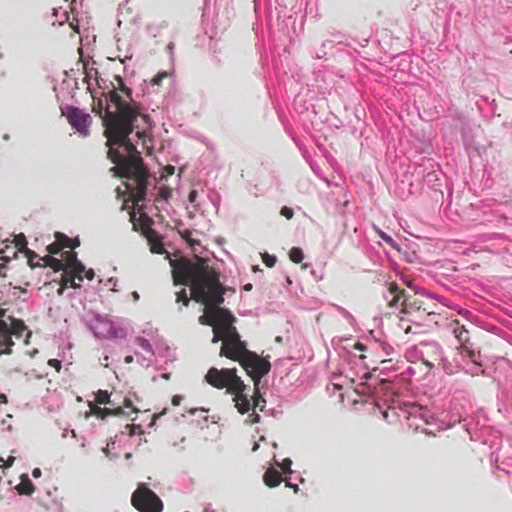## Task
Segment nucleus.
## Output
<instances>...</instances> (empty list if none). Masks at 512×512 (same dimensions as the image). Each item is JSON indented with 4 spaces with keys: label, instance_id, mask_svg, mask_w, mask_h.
Here are the masks:
<instances>
[{
    "label": "nucleus",
    "instance_id": "obj_1",
    "mask_svg": "<svg viewBox=\"0 0 512 512\" xmlns=\"http://www.w3.org/2000/svg\"><path fill=\"white\" fill-rule=\"evenodd\" d=\"M116 81L118 86L99 99L94 110L103 119L108 157L116 164L111 171L127 179L125 186L138 205L145 200L150 174L129 135L138 128V119L147 122L148 116L141 113L123 79L117 76Z\"/></svg>",
    "mask_w": 512,
    "mask_h": 512
},
{
    "label": "nucleus",
    "instance_id": "obj_2",
    "mask_svg": "<svg viewBox=\"0 0 512 512\" xmlns=\"http://www.w3.org/2000/svg\"><path fill=\"white\" fill-rule=\"evenodd\" d=\"M170 265L175 284L189 285L192 299L205 305V314L199 317L200 324L214 327L222 321H236L230 310L220 307L228 289L203 259L198 258L196 262L170 259Z\"/></svg>",
    "mask_w": 512,
    "mask_h": 512
},
{
    "label": "nucleus",
    "instance_id": "obj_3",
    "mask_svg": "<svg viewBox=\"0 0 512 512\" xmlns=\"http://www.w3.org/2000/svg\"><path fill=\"white\" fill-rule=\"evenodd\" d=\"M205 378L210 385L218 389L228 388V390L234 394L233 402L239 413L245 414L252 410V413L249 414L245 420L247 424L252 425L260 421V416L255 412V409L261 404L263 407L266 403V400L259 394L258 384L260 379H253L256 392L252 396L253 402L251 403L250 396L245 393L247 386L241 378L237 376L235 369L218 370L213 367L209 369Z\"/></svg>",
    "mask_w": 512,
    "mask_h": 512
},
{
    "label": "nucleus",
    "instance_id": "obj_4",
    "mask_svg": "<svg viewBox=\"0 0 512 512\" xmlns=\"http://www.w3.org/2000/svg\"><path fill=\"white\" fill-rule=\"evenodd\" d=\"M234 322L222 321L223 344L220 354L240 362L252 379H261L271 368L268 361L246 348V343L240 339Z\"/></svg>",
    "mask_w": 512,
    "mask_h": 512
},
{
    "label": "nucleus",
    "instance_id": "obj_5",
    "mask_svg": "<svg viewBox=\"0 0 512 512\" xmlns=\"http://www.w3.org/2000/svg\"><path fill=\"white\" fill-rule=\"evenodd\" d=\"M131 504L140 512H161L163 510L161 499L144 484H140L133 492Z\"/></svg>",
    "mask_w": 512,
    "mask_h": 512
},
{
    "label": "nucleus",
    "instance_id": "obj_6",
    "mask_svg": "<svg viewBox=\"0 0 512 512\" xmlns=\"http://www.w3.org/2000/svg\"><path fill=\"white\" fill-rule=\"evenodd\" d=\"M24 332H26L27 338L31 336V331L27 329L23 321L12 317H8V321L0 320V345L7 346L5 350L0 351V354H10V346L13 345L11 336L14 335L17 338H20L23 336Z\"/></svg>",
    "mask_w": 512,
    "mask_h": 512
},
{
    "label": "nucleus",
    "instance_id": "obj_7",
    "mask_svg": "<svg viewBox=\"0 0 512 512\" xmlns=\"http://www.w3.org/2000/svg\"><path fill=\"white\" fill-rule=\"evenodd\" d=\"M63 114L67 117L70 125L83 137L89 135V128L92 122L91 116L80 108L69 106Z\"/></svg>",
    "mask_w": 512,
    "mask_h": 512
},
{
    "label": "nucleus",
    "instance_id": "obj_8",
    "mask_svg": "<svg viewBox=\"0 0 512 512\" xmlns=\"http://www.w3.org/2000/svg\"><path fill=\"white\" fill-rule=\"evenodd\" d=\"M68 263L70 268L72 269V277H65L63 279V285L59 288L58 294L62 295L64 292L65 287L70 286L74 289L80 288L81 285L77 283L75 280L78 279V281L83 280V272L85 271V265L77 259V255L75 252H69V258Z\"/></svg>",
    "mask_w": 512,
    "mask_h": 512
},
{
    "label": "nucleus",
    "instance_id": "obj_9",
    "mask_svg": "<svg viewBox=\"0 0 512 512\" xmlns=\"http://www.w3.org/2000/svg\"><path fill=\"white\" fill-rule=\"evenodd\" d=\"M424 346L435 354V358L433 360H423L427 367H441L443 371L448 375L454 374L458 371L459 366L453 365L451 362L448 361L447 358L443 356L442 349L437 343H428L425 344Z\"/></svg>",
    "mask_w": 512,
    "mask_h": 512
},
{
    "label": "nucleus",
    "instance_id": "obj_10",
    "mask_svg": "<svg viewBox=\"0 0 512 512\" xmlns=\"http://www.w3.org/2000/svg\"><path fill=\"white\" fill-rule=\"evenodd\" d=\"M111 328L112 321L99 314H96L90 323V329L97 338H107Z\"/></svg>",
    "mask_w": 512,
    "mask_h": 512
},
{
    "label": "nucleus",
    "instance_id": "obj_11",
    "mask_svg": "<svg viewBox=\"0 0 512 512\" xmlns=\"http://www.w3.org/2000/svg\"><path fill=\"white\" fill-rule=\"evenodd\" d=\"M385 299L389 302V305L395 307L400 301H402L403 312H407V298L404 291H401L397 284L392 283L388 288L387 294L384 295Z\"/></svg>",
    "mask_w": 512,
    "mask_h": 512
},
{
    "label": "nucleus",
    "instance_id": "obj_12",
    "mask_svg": "<svg viewBox=\"0 0 512 512\" xmlns=\"http://www.w3.org/2000/svg\"><path fill=\"white\" fill-rule=\"evenodd\" d=\"M463 356L468 357L472 362L468 367L463 368L465 373L470 374L472 376H476V375L483 373L481 364L478 362V358H479L478 354H476L472 350H467V352L463 353Z\"/></svg>",
    "mask_w": 512,
    "mask_h": 512
},
{
    "label": "nucleus",
    "instance_id": "obj_13",
    "mask_svg": "<svg viewBox=\"0 0 512 512\" xmlns=\"http://www.w3.org/2000/svg\"><path fill=\"white\" fill-rule=\"evenodd\" d=\"M263 480L264 483L271 488L278 486L282 481H284L281 474L274 468L267 469L264 473Z\"/></svg>",
    "mask_w": 512,
    "mask_h": 512
},
{
    "label": "nucleus",
    "instance_id": "obj_14",
    "mask_svg": "<svg viewBox=\"0 0 512 512\" xmlns=\"http://www.w3.org/2000/svg\"><path fill=\"white\" fill-rule=\"evenodd\" d=\"M16 490L21 495H31L34 492V485L28 475L21 476V482L16 486Z\"/></svg>",
    "mask_w": 512,
    "mask_h": 512
},
{
    "label": "nucleus",
    "instance_id": "obj_15",
    "mask_svg": "<svg viewBox=\"0 0 512 512\" xmlns=\"http://www.w3.org/2000/svg\"><path fill=\"white\" fill-rule=\"evenodd\" d=\"M453 333L455 335V338L461 343L462 347V353L467 352V350H470L466 346V342L468 341V331L464 328V326H457L453 329Z\"/></svg>",
    "mask_w": 512,
    "mask_h": 512
},
{
    "label": "nucleus",
    "instance_id": "obj_16",
    "mask_svg": "<svg viewBox=\"0 0 512 512\" xmlns=\"http://www.w3.org/2000/svg\"><path fill=\"white\" fill-rule=\"evenodd\" d=\"M172 196V190L168 187H162L159 190L158 196L155 198L156 207L163 208L162 204H166Z\"/></svg>",
    "mask_w": 512,
    "mask_h": 512
},
{
    "label": "nucleus",
    "instance_id": "obj_17",
    "mask_svg": "<svg viewBox=\"0 0 512 512\" xmlns=\"http://www.w3.org/2000/svg\"><path fill=\"white\" fill-rule=\"evenodd\" d=\"M148 240H149V244H150V250L152 253H156V254L164 253L165 249H164V246H163L162 242L160 241V239H158L154 235H149Z\"/></svg>",
    "mask_w": 512,
    "mask_h": 512
},
{
    "label": "nucleus",
    "instance_id": "obj_18",
    "mask_svg": "<svg viewBox=\"0 0 512 512\" xmlns=\"http://www.w3.org/2000/svg\"><path fill=\"white\" fill-rule=\"evenodd\" d=\"M498 456L502 458H512V440L507 439L504 443L501 444Z\"/></svg>",
    "mask_w": 512,
    "mask_h": 512
},
{
    "label": "nucleus",
    "instance_id": "obj_19",
    "mask_svg": "<svg viewBox=\"0 0 512 512\" xmlns=\"http://www.w3.org/2000/svg\"><path fill=\"white\" fill-rule=\"evenodd\" d=\"M43 260L45 261V264L50 266L54 271H61L64 269V263L60 259L48 255L44 257Z\"/></svg>",
    "mask_w": 512,
    "mask_h": 512
},
{
    "label": "nucleus",
    "instance_id": "obj_20",
    "mask_svg": "<svg viewBox=\"0 0 512 512\" xmlns=\"http://www.w3.org/2000/svg\"><path fill=\"white\" fill-rule=\"evenodd\" d=\"M409 414L410 416L421 417L427 424L430 423L429 419L432 418V416L428 414V411L426 409L417 406L412 407L411 410L409 411Z\"/></svg>",
    "mask_w": 512,
    "mask_h": 512
},
{
    "label": "nucleus",
    "instance_id": "obj_21",
    "mask_svg": "<svg viewBox=\"0 0 512 512\" xmlns=\"http://www.w3.org/2000/svg\"><path fill=\"white\" fill-rule=\"evenodd\" d=\"M126 337V331L125 329L121 328V327H118L116 326L113 322H112V328L109 329V336L107 338H113V339H117V338H125Z\"/></svg>",
    "mask_w": 512,
    "mask_h": 512
},
{
    "label": "nucleus",
    "instance_id": "obj_22",
    "mask_svg": "<svg viewBox=\"0 0 512 512\" xmlns=\"http://www.w3.org/2000/svg\"><path fill=\"white\" fill-rule=\"evenodd\" d=\"M289 256H290L291 261H293L294 263H300L304 258L302 249H300L298 247H293L290 250Z\"/></svg>",
    "mask_w": 512,
    "mask_h": 512
},
{
    "label": "nucleus",
    "instance_id": "obj_23",
    "mask_svg": "<svg viewBox=\"0 0 512 512\" xmlns=\"http://www.w3.org/2000/svg\"><path fill=\"white\" fill-rule=\"evenodd\" d=\"M96 401L99 404H112V402L110 401V395L108 394L107 391L104 390H99L97 392Z\"/></svg>",
    "mask_w": 512,
    "mask_h": 512
},
{
    "label": "nucleus",
    "instance_id": "obj_24",
    "mask_svg": "<svg viewBox=\"0 0 512 512\" xmlns=\"http://www.w3.org/2000/svg\"><path fill=\"white\" fill-rule=\"evenodd\" d=\"M136 343L142 349H144L145 351L151 353L152 355L154 354L153 349H152V345L150 344V342L146 338H144V337H137L136 338Z\"/></svg>",
    "mask_w": 512,
    "mask_h": 512
},
{
    "label": "nucleus",
    "instance_id": "obj_25",
    "mask_svg": "<svg viewBox=\"0 0 512 512\" xmlns=\"http://www.w3.org/2000/svg\"><path fill=\"white\" fill-rule=\"evenodd\" d=\"M276 465L279 466L284 473H292L291 466L292 460L290 458H285L282 463L275 461Z\"/></svg>",
    "mask_w": 512,
    "mask_h": 512
},
{
    "label": "nucleus",
    "instance_id": "obj_26",
    "mask_svg": "<svg viewBox=\"0 0 512 512\" xmlns=\"http://www.w3.org/2000/svg\"><path fill=\"white\" fill-rule=\"evenodd\" d=\"M213 333H214V336H213V339H212L213 343H217L220 340H223L222 325L221 324H217V325L214 326Z\"/></svg>",
    "mask_w": 512,
    "mask_h": 512
},
{
    "label": "nucleus",
    "instance_id": "obj_27",
    "mask_svg": "<svg viewBox=\"0 0 512 512\" xmlns=\"http://www.w3.org/2000/svg\"><path fill=\"white\" fill-rule=\"evenodd\" d=\"M176 296H177V299H176L177 302H182L184 306H188L189 298L187 296L185 289H182L181 291L177 292Z\"/></svg>",
    "mask_w": 512,
    "mask_h": 512
},
{
    "label": "nucleus",
    "instance_id": "obj_28",
    "mask_svg": "<svg viewBox=\"0 0 512 512\" xmlns=\"http://www.w3.org/2000/svg\"><path fill=\"white\" fill-rule=\"evenodd\" d=\"M263 262L266 264V266L273 267L276 264V257L265 253L263 255Z\"/></svg>",
    "mask_w": 512,
    "mask_h": 512
},
{
    "label": "nucleus",
    "instance_id": "obj_29",
    "mask_svg": "<svg viewBox=\"0 0 512 512\" xmlns=\"http://www.w3.org/2000/svg\"><path fill=\"white\" fill-rule=\"evenodd\" d=\"M16 246H18L20 249H24L27 245L26 238L23 234H19L15 237Z\"/></svg>",
    "mask_w": 512,
    "mask_h": 512
},
{
    "label": "nucleus",
    "instance_id": "obj_30",
    "mask_svg": "<svg viewBox=\"0 0 512 512\" xmlns=\"http://www.w3.org/2000/svg\"><path fill=\"white\" fill-rule=\"evenodd\" d=\"M103 412H104V416H106V415H121V414H125L123 407H118V408H116L114 410L105 408L103 410Z\"/></svg>",
    "mask_w": 512,
    "mask_h": 512
},
{
    "label": "nucleus",
    "instance_id": "obj_31",
    "mask_svg": "<svg viewBox=\"0 0 512 512\" xmlns=\"http://www.w3.org/2000/svg\"><path fill=\"white\" fill-rule=\"evenodd\" d=\"M114 444H115V441L111 440V441L107 444V446H106L105 448H103V452H104V454H105L107 457H109L110 459L117 458V455H113V454H111V452H110V450H111V448H113Z\"/></svg>",
    "mask_w": 512,
    "mask_h": 512
},
{
    "label": "nucleus",
    "instance_id": "obj_32",
    "mask_svg": "<svg viewBox=\"0 0 512 512\" xmlns=\"http://www.w3.org/2000/svg\"><path fill=\"white\" fill-rule=\"evenodd\" d=\"M303 156L305 157V159L309 162L310 164V167L311 169L313 170V172L318 175V176H321L320 175V168L318 167V165L316 163H314L313 161H310L309 159V156L307 155L306 152L303 153Z\"/></svg>",
    "mask_w": 512,
    "mask_h": 512
},
{
    "label": "nucleus",
    "instance_id": "obj_33",
    "mask_svg": "<svg viewBox=\"0 0 512 512\" xmlns=\"http://www.w3.org/2000/svg\"><path fill=\"white\" fill-rule=\"evenodd\" d=\"M168 76V73L167 72H160L158 73L153 79H152V84L153 85H160V83L162 82V80L164 78H166Z\"/></svg>",
    "mask_w": 512,
    "mask_h": 512
},
{
    "label": "nucleus",
    "instance_id": "obj_34",
    "mask_svg": "<svg viewBox=\"0 0 512 512\" xmlns=\"http://www.w3.org/2000/svg\"><path fill=\"white\" fill-rule=\"evenodd\" d=\"M280 214L282 216H284L286 219H291L294 215V212L291 208L287 207V206H283L281 208V211H280Z\"/></svg>",
    "mask_w": 512,
    "mask_h": 512
},
{
    "label": "nucleus",
    "instance_id": "obj_35",
    "mask_svg": "<svg viewBox=\"0 0 512 512\" xmlns=\"http://www.w3.org/2000/svg\"><path fill=\"white\" fill-rule=\"evenodd\" d=\"M124 407L131 408L134 413H137L139 410L133 405V400L130 397H125L124 399Z\"/></svg>",
    "mask_w": 512,
    "mask_h": 512
},
{
    "label": "nucleus",
    "instance_id": "obj_36",
    "mask_svg": "<svg viewBox=\"0 0 512 512\" xmlns=\"http://www.w3.org/2000/svg\"><path fill=\"white\" fill-rule=\"evenodd\" d=\"M62 248V245H60L59 243H52L48 246V251L51 253V254H57L59 253V251L61 250Z\"/></svg>",
    "mask_w": 512,
    "mask_h": 512
},
{
    "label": "nucleus",
    "instance_id": "obj_37",
    "mask_svg": "<svg viewBox=\"0 0 512 512\" xmlns=\"http://www.w3.org/2000/svg\"><path fill=\"white\" fill-rule=\"evenodd\" d=\"M197 196H198V192L196 190H192L190 191L189 195H188V200L189 202L194 206V207H197V205L195 204L196 202V199H197Z\"/></svg>",
    "mask_w": 512,
    "mask_h": 512
},
{
    "label": "nucleus",
    "instance_id": "obj_38",
    "mask_svg": "<svg viewBox=\"0 0 512 512\" xmlns=\"http://www.w3.org/2000/svg\"><path fill=\"white\" fill-rule=\"evenodd\" d=\"M378 234L386 243H388L390 245L394 244V240L389 235L384 233L383 231H379Z\"/></svg>",
    "mask_w": 512,
    "mask_h": 512
},
{
    "label": "nucleus",
    "instance_id": "obj_39",
    "mask_svg": "<svg viewBox=\"0 0 512 512\" xmlns=\"http://www.w3.org/2000/svg\"><path fill=\"white\" fill-rule=\"evenodd\" d=\"M48 364L52 367H54L58 372L60 371L61 369V361L58 360V359H50L48 361Z\"/></svg>",
    "mask_w": 512,
    "mask_h": 512
},
{
    "label": "nucleus",
    "instance_id": "obj_40",
    "mask_svg": "<svg viewBox=\"0 0 512 512\" xmlns=\"http://www.w3.org/2000/svg\"><path fill=\"white\" fill-rule=\"evenodd\" d=\"M126 429L129 430L130 435H133L136 433V429L141 430V427L137 426L135 424H128V425H126Z\"/></svg>",
    "mask_w": 512,
    "mask_h": 512
},
{
    "label": "nucleus",
    "instance_id": "obj_41",
    "mask_svg": "<svg viewBox=\"0 0 512 512\" xmlns=\"http://www.w3.org/2000/svg\"><path fill=\"white\" fill-rule=\"evenodd\" d=\"M174 47H175L174 42H169V43L167 44V47H166V49H167L168 53L170 54V58H171V60L173 59Z\"/></svg>",
    "mask_w": 512,
    "mask_h": 512
},
{
    "label": "nucleus",
    "instance_id": "obj_42",
    "mask_svg": "<svg viewBox=\"0 0 512 512\" xmlns=\"http://www.w3.org/2000/svg\"><path fill=\"white\" fill-rule=\"evenodd\" d=\"M108 284H109V285H113V287H112V290H113V291H117V290H116V288H115V287H116V284H117V280H116L115 278H113V277L109 278V279L106 281L105 286H107Z\"/></svg>",
    "mask_w": 512,
    "mask_h": 512
},
{
    "label": "nucleus",
    "instance_id": "obj_43",
    "mask_svg": "<svg viewBox=\"0 0 512 512\" xmlns=\"http://www.w3.org/2000/svg\"><path fill=\"white\" fill-rule=\"evenodd\" d=\"M83 273H85V277L88 280H92L94 278V276H95V273H94L93 269H88V270L85 269V271Z\"/></svg>",
    "mask_w": 512,
    "mask_h": 512
},
{
    "label": "nucleus",
    "instance_id": "obj_44",
    "mask_svg": "<svg viewBox=\"0 0 512 512\" xmlns=\"http://www.w3.org/2000/svg\"><path fill=\"white\" fill-rule=\"evenodd\" d=\"M431 298L433 299H436L437 301L439 302H442L444 305H447V303L444 301V298L439 296V295H436V294H433V293H429L428 294Z\"/></svg>",
    "mask_w": 512,
    "mask_h": 512
},
{
    "label": "nucleus",
    "instance_id": "obj_45",
    "mask_svg": "<svg viewBox=\"0 0 512 512\" xmlns=\"http://www.w3.org/2000/svg\"><path fill=\"white\" fill-rule=\"evenodd\" d=\"M138 362H139L142 366H145V367H149V366H150V363H151V361H150V360H147V359H146V358H144V357L138 358Z\"/></svg>",
    "mask_w": 512,
    "mask_h": 512
},
{
    "label": "nucleus",
    "instance_id": "obj_46",
    "mask_svg": "<svg viewBox=\"0 0 512 512\" xmlns=\"http://www.w3.org/2000/svg\"><path fill=\"white\" fill-rule=\"evenodd\" d=\"M181 401H182V397H181V396H179V395H175V396L172 398V404H173L174 406H178V405H180Z\"/></svg>",
    "mask_w": 512,
    "mask_h": 512
},
{
    "label": "nucleus",
    "instance_id": "obj_47",
    "mask_svg": "<svg viewBox=\"0 0 512 512\" xmlns=\"http://www.w3.org/2000/svg\"><path fill=\"white\" fill-rule=\"evenodd\" d=\"M284 481H285L286 486L293 488L295 492L298 491V489H299L298 485L292 484L287 478L284 479Z\"/></svg>",
    "mask_w": 512,
    "mask_h": 512
},
{
    "label": "nucleus",
    "instance_id": "obj_48",
    "mask_svg": "<svg viewBox=\"0 0 512 512\" xmlns=\"http://www.w3.org/2000/svg\"><path fill=\"white\" fill-rule=\"evenodd\" d=\"M340 312L343 314L344 317H346L348 320H352L353 317L352 315L347 311L345 310L344 308H340Z\"/></svg>",
    "mask_w": 512,
    "mask_h": 512
},
{
    "label": "nucleus",
    "instance_id": "obj_49",
    "mask_svg": "<svg viewBox=\"0 0 512 512\" xmlns=\"http://www.w3.org/2000/svg\"><path fill=\"white\" fill-rule=\"evenodd\" d=\"M1 424L4 426V429H6L7 431H11L12 430L11 424H7V420L6 419H3Z\"/></svg>",
    "mask_w": 512,
    "mask_h": 512
},
{
    "label": "nucleus",
    "instance_id": "obj_50",
    "mask_svg": "<svg viewBox=\"0 0 512 512\" xmlns=\"http://www.w3.org/2000/svg\"><path fill=\"white\" fill-rule=\"evenodd\" d=\"M14 461H15V457H13V456L8 457V459L6 460V467L12 466Z\"/></svg>",
    "mask_w": 512,
    "mask_h": 512
},
{
    "label": "nucleus",
    "instance_id": "obj_51",
    "mask_svg": "<svg viewBox=\"0 0 512 512\" xmlns=\"http://www.w3.org/2000/svg\"><path fill=\"white\" fill-rule=\"evenodd\" d=\"M32 476L35 477V478L40 477L41 476V470L39 468L33 469Z\"/></svg>",
    "mask_w": 512,
    "mask_h": 512
},
{
    "label": "nucleus",
    "instance_id": "obj_52",
    "mask_svg": "<svg viewBox=\"0 0 512 512\" xmlns=\"http://www.w3.org/2000/svg\"><path fill=\"white\" fill-rule=\"evenodd\" d=\"M133 360H134V358H133V356H132V355H128V356H126V357H125V359H124L125 363H127V364L132 363V362H133Z\"/></svg>",
    "mask_w": 512,
    "mask_h": 512
},
{
    "label": "nucleus",
    "instance_id": "obj_53",
    "mask_svg": "<svg viewBox=\"0 0 512 512\" xmlns=\"http://www.w3.org/2000/svg\"><path fill=\"white\" fill-rule=\"evenodd\" d=\"M7 402V397L5 394H0V403H6Z\"/></svg>",
    "mask_w": 512,
    "mask_h": 512
},
{
    "label": "nucleus",
    "instance_id": "obj_54",
    "mask_svg": "<svg viewBox=\"0 0 512 512\" xmlns=\"http://www.w3.org/2000/svg\"><path fill=\"white\" fill-rule=\"evenodd\" d=\"M132 298H133L134 301H137L139 299L138 292H136V291L132 292Z\"/></svg>",
    "mask_w": 512,
    "mask_h": 512
},
{
    "label": "nucleus",
    "instance_id": "obj_55",
    "mask_svg": "<svg viewBox=\"0 0 512 512\" xmlns=\"http://www.w3.org/2000/svg\"><path fill=\"white\" fill-rule=\"evenodd\" d=\"M174 169H175V168H174L173 166H169V167H167V172H168L169 174H173V173H174Z\"/></svg>",
    "mask_w": 512,
    "mask_h": 512
},
{
    "label": "nucleus",
    "instance_id": "obj_56",
    "mask_svg": "<svg viewBox=\"0 0 512 512\" xmlns=\"http://www.w3.org/2000/svg\"><path fill=\"white\" fill-rule=\"evenodd\" d=\"M382 415H383V418H384L385 420H388V417H389L388 411H383V412H382Z\"/></svg>",
    "mask_w": 512,
    "mask_h": 512
},
{
    "label": "nucleus",
    "instance_id": "obj_57",
    "mask_svg": "<svg viewBox=\"0 0 512 512\" xmlns=\"http://www.w3.org/2000/svg\"><path fill=\"white\" fill-rule=\"evenodd\" d=\"M161 377H162L163 379L168 380V379H169V377H170V375H169L168 373H164V374H162V375H161Z\"/></svg>",
    "mask_w": 512,
    "mask_h": 512
},
{
    "label": "nucleus",
    "instance_id": "obj_58",
    "mask_svg": "<svg viewBox=\"0 0 512 512\" xmlns=\"http://www.w3.org/2000/svg\"><path fill=\"white\" fill-rule=\"evenodd\" d=\"M144 132L137 131L136 136L138 138H141Z\"/></svg>",
    "mask_w": 512,
    "mask_h": 512
},
{
    "label": "nucleus",
    "instance_id": "obj_59",
    "mask_svg": "<svg viewBox=\"0 0 512 512\" xmlns=\"http://www.w3.org/2000/svg\"><path fill=\"white\" fill-rule=\"evenodd\" d=\"M251 288H252V285H251V284H247V285L245 286V289H246V290H250Z\"/></svg>",
    "mask_w": 512,
    "mask_h": 512
},
{
    "label": "nucleus",
    "instance_id": "obj_60",
    "mask_svg": "<svg viewBox=\"0 0 512 512\" xmlns=\"http://www.w3.org/2000/svg\"><path fill=\"white\" fill-rule=\"evenodd\" d=\"M79 244H80L79 240L76 239V241L74 242V246L73 247L78 246Z\"/></svg>",
    "mask_w": 512,
    "mask_h": 512
},
{
    "label": "nucleus",
    "instance_id": "obj_61",
    "mask_svg": "<svg viewBox=\"0 0 512 512\" xmlns=\"http://www.w3.org/2000/svg\"><path fill=\"white\" fill-rule=\"evenodd\" d=\"M196 411H197V409H191V410H190V413H191V414H194Z\"/></svg>",
    "mask_w": 512,
    "mask_h": 512
},
{
    "label": "nucleus",
    "instance_id": "obj_62",
    "mask_svg": "<svg viewBox=\"0 0 512 512\" xmlns=\"http://www.w3.org/2000/svg\"><path fill=\"white\" fill-rule=\"evenodd\" d=\"M257 448H258V445L256 444V445H254V447H253V449H252V450H253V451H256V450H257Z\"/></svg>",
    "mask_w": 512,
    "mask_h": 512
},
{
    "label": "nucleus",
    "instance_id": "obj_63",
    "mask_svg": "<svg viewBox=\"0 0 512 512\" xmlns=\"http://www.w3.org/2000/svg\"><path fill=\"white\" fill-rule=\"evenodd\" d=\"M146 220H147V223L150 222V218L148 216L146 217Z\"/></svg>",
    "mask_w": 512,
    "mask_h": 512
},
{
    "label": "nucleus",
    "instance_id": "obj_64",
    "mask_svg": "<svg viewBox=\"0 0 512 512\" xmlns=\"http://www.w3.org/2000/svg\"><path fill=\"white\" fill-rule=\"evenodd\" d=\"M130 456H131L130 453L126 454V458H130Z\"/></svg>",
    "mask_w": 512,
    "mask_h": 512
}]
</instances>
